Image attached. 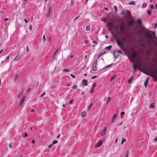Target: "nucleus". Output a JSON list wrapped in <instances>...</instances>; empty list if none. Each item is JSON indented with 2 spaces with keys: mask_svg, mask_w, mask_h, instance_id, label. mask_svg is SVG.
<instances>
[{
  "mask_svg": "<svg viewBox=\"0 0 157 157\" xmlns=\"http://www.w3.org/2000/svg\"><path fill=\"white\" fill-rule=\"evenodd\" d=\"M141 31L145 33L148 38L150 39H152L154 37H156L155 36V34L154 32H152L151 33H150L149 32H148L147 29L146 28L142 29L141 31H140V33H142Z\"/></svg>",
  "mask_w": 157,
  "mask_h": 157,
  "instance_id": "f257e3e1",
  "label": "nucleus"
},
{
  "mask_svg": "<svg viewBox=\"0 0 157 157\" xmlns=\"http://www.w3.org/2000/svg\"><path fill=\"white\" fill-rule=\"evenodd\" d=\"M121 52H122L120 51H113V54L114 57L116 58H117L118 57V56H119V53H121Z\"/></svg>",
  "mask_w": 157,
  "mask_h": 157,
  "instance_id": "f03ea898",
  "label": "nucleus"
},
{
  "mask_svg": "<svg viewBox=\"0 0 157 157\" xmlns=\"http://www.w3.org/2000/svg\"><path fill=\"white\" fill-rule=\"evenodd\" d=\"M24 89L23 88H22L20 90L19 93L18 95V97L19 98L22 96V94L24 93Z\"/></svg>",
  "mask_w": 157,
  "mask_h": 157,
  "instance_id": "7ed1b4c3",
  "label": "nucleus"
},
{
  "mask_svg": "<svg viewBox=\"0 0 157 157\" xmlns=\"http://www.w3.org/2000/svg\"><path fill=\"white\" fill-rule=\"evenodd\" d=\"M97 62V59H96L95 61L94 62L93 65V70L94 71H96L97 70L96 65Z\"/></svg>",
  "mask_w": 157,
  "mask_h": 157,
  "instance_id": "20e7f679",
  "label": "nucleus"
},
{
  "mask_svg": "<svg viewBox=\"0 0 157 157\" xmlns=\"http://www.w3.org/2000/svg\"><path fill=\"white\" fill-rule=\"evenodd\" d=\"M26 97L25 96H24L22 98H21L20 103L19 104V105L20 106H21L23 104L24 102L25 101V100Z\"/></svg>",
  "mask_w": 157,
  "mask_h": 157,
  "instance_id": "39448f33",
  "label": "nucleus"
},
{
  "mask_svg": "<svg viewBox=\"0 0 157 157\" xmlns=\"http://www.w3.org/2000/svg\"><path fill=\"white\" fill-rule=\"evenodd\" d=\"M152 72L153 75L151 76L157 79V69L155 70V72L152 71Z\"/></svg>",
  "mask_w": 157,
  "mask_h": 157,
  "instance_id": "423d86ee",
  "label": "nucleus"
},
{
  "mask_svg": "<svg viewBox=\"0 0 157 157\" xmlns=\"http://www.w3.org/2000/svg\"><path fill=\"white\" fill-rule=\"evenodd\" d=\"M126 15L127 18H129L131 16L130 12L128 10H127L126 11Z\"/></svg>",
  "mask_w": 157,
  "mask_h": 157,
  "instance_id": "0eeeda50",
  "label": "nucleus"
},
{
  "mask_svg": "<svg viewBox=\"0 0 157 157\" xmlns=\"http://www.w3.org/2000/svg\"><path fill=\"white\" fill-rule=\"evenodd\" d=\"M107 130V127H105L103 130L101 132V136H104L106 133V132Z\"/></svg>",
  "mask_w": 157,
  "mask_h": 157,
  "instance_id": "6e6552de",
  "label": "nucleus"
},
{
  "mask_svg": "<svg viewBox=\"0 0 157 157\" xmlns=\"http://www.w3.org/2000/svg\"><path fill=\"white\" fill-rule=\"evenodd\" d=\"M102 144V141H101L99 143L97 144L95 146L96 147H101Z\"/></svg>",
  "mask_w": 157,
  "mask_h": 157,
  "instance_id": "1a4fd4ad",
  "label": "nucleus"
},
{
  "mask_svg": "<svg viewBox=\"0 0 157 157\" xmlns=\"http://www.w3.org/2000/svg\"><path fill=\"white\" fill-rule=\"evenodd\" d=\"M149 80V77H148L147 78L146 80H145V82L144 83V86L145 87H146V86L148 84Z\"/></svg>",
  "mask_w": 157,
  "mask_h": 157,
  "instance_id": "9d476101",
  "label": "nucleus"
},
{
  "mask_svg": "<svg viewBox=\"0 0 157 157\" xmlns=\"http://www.w3.org/2000/svg\"><path fill=\"white\" fill-rule=\"evenodd\" d=\"M117 117V114L114 115L112 117L111 119L112 123H113L116 120V117Z\"/></svg>",
  "mask_w": 157,
  "mask_h": 157,
  "instance_id": "9b49d317",
  "label": "nucleus"
},
{
  "mask_svg": "<svg viewBox=\"0 0 157 157\" xmlns=\"http://www.w3.org/2000/svg\"><path fill=\"white\" fill-rule=\"evenodd\" d=\"M82 84L84 85L87 86V82L86 80L83 79L82 81Z\"/></svg>",
  "mask_w": 157,
  "mask_h": 157,
  "instance_id": "f8f14e48",
  "label": "nucleus"
},
{
  "mask_svg": "<svg viewBox=\"0 0 157 157\" xmlns=\"http://www.w3.org/2000/svg\"><path fill=\"white\" fill-rule=\"evenodd\" d=\"M51 7L50 6L49 8V9L48 10V12L47 13V14L46 15V16L48 17H49V16H50V14L51 13Z\"/></svg>",
  "mask_w": 157,
  "mask_h": 157,
  "instance_id": "ddd939ff",
  "label": "nucleus"
},
{
  "mask_svg": "<svg viewBox=\"0 0 157 157\" xmlns=\"http://www.w3.org/2000/svg\"><path fill=\"white\" fill-rule=\"evenodd\" d=\"M59 50V48L57 49L56 50L55 52L53 53V55L52 56V59H53L56 56V53L58 52Z\"/></svg>",
  "mask_w": 157,
  "mask_h": 157,
  "instance_id": "4468645a",
  "label": "nucleus"
},
{
  "mask_svg": "<svg viewBox=\"0 0 157 157\" xmlns=\"http://www.w3.org/2000/svg\"><path fill=\"white\" fill-rule=\"evenodd\" d=\"M136 52H134L131 55V57L133 58H135L136 56Z\"/></svg>",
  "mask_w": 157,
  "mask_h": 157,
  "instance_id": "2eb2a0df",
  "label": "nucleus"
},
{
  "mask_svg": "<svg viewBox=\"0 0 157 157\" xmlns=\"http://www.w3.org/2000/svg\"><path fill=\"white\" fill-rule=\"evenodd\" d=\"M86 115V111H83L82 113V117H85Z\"/></svg>",
  "mask_w": 157,
  "mask_h": 157,
  "instance_id": "dca6fc26",
  "label": "nucleus"
},
{
  "mask_svg": "<svg viewBox=\"0 0 157 157\" xmlns=\"http://www.w3.org/2000/svg\"><path fill=\"white\" fill-rule=\"evenodd\" d=\"M128 4L130 5H135L136 2L135 1H133L129 2Z\"/></svg>",
  "mask_w": 157,
  "mask_h": 157,
  "instance_id": "f3484780",
  "label": "nucleus"
},
{
  "mask_svg": "<svg viewBox=\"0 0 157 157\" xmlns=\"http://www.w3.org/2000/svg\"><path fill=\"white\" fill-rule=\"evenodd\" d=\"M112 48V46L111 45H109L108 46H107V47H105V49H107L108 50H110L111 48Z\"/></svg>",
  "mask_w": 157,
  "mask_h": 157,
  "instance_id": "a211bd4d",
  "label": "nucleus"
},
{
  "mask_svg": "<svg viewBox=\"0 0 157 157\" xmlns=\"http://www.w3.org/2000/svg\"><path fill=\"white\" fill-rule=\"evenodd\" d=\"M150 108L154 109L155 108V103H152L150 106Z\"/></svg>",
  "mask_w": 157,
  "mask_h": 157,
  "instance_id": "6ab92c4d",
  "label": "nucleus"
},
{
  "mask_svg": "<svg viewBox=\"0 0 157 157\" xmlns=\"http://www.w3.org/2000/svg\"><path fill=\"white\" fill-rule=\"evenodd\" d=\"M137 23L140 24H141L142 23V22H141V20L139 19H137Z\"/></svg>",
  "mask_w": 157,
  "mask_h": 157,
  "instance_id": "aec40b11",
  "label": "nucleus"
},
{
  "mask_svg": "<svg viewBox=\"0 0 157 157\" xmlns=\"http://www.w3.org/2000/svg\"><path fill=\"white\" fill-rule=\"evenodd\" d=\"M119 28L123 32L124 31V29L123 27L121 25H120L119 26Z\"/></svg>",
  "mask_w": 157,
  "mask_h": 157,
  "instance_id": "412c9836",
  "label": "nucleus"
},
{
  "mask_svg": "<svg viewBox=\"0 0 157 157\" xmlns=\"http://www.w3.org/2000/svg\"><path fill=\"white\" fill-rule=\"evenodd\" d=\"M147 14L149 16H151V11L150 10H148L147 11Z\"/></svg>",
  "mask_w": 157,
  "mask_h": 157,
  "instance_id": "4be33fe9",
  "label": "nucleus"
},
{
  "mask_svg": "<svg viewBox=\"0 0 157 157\" xmlns=\"http://www.w3.org/2000/svg\"><path fill=\"white\" fill-rule=\"evenodd\" d=\"M133 80V78L132 77H131L128 80V82L129 83H130L132 82V81Z\"/></svg>",
  "mask_w": 157,
  "mask_h": 157,
  "instance_id": "5701e85b",
  "label": "nucleus"
},
{
  "mask_svg": "<svg viewBox=\"0 0 157 157\" xmlns=\"http://www.w3.org/2000/svg\"><path fill=\"white\" fill-rule=\"evenodd\" d=\"M18 74H17L15 77L14 78V80L15 81H16L18 78Z\"/></svg>",
  "mask_w": 157,
  "mask_h": 157,
  "instance_id": "b1692460",
  "label": "nucleus"
},
{
  "mask_svg": "<svg viewBox=\"0 0 157 157\" xmlns=\"http://www.w3.org/2000/svg\"><path fill=\"white\" fill-rule=\"evenodd\" d=\"M111 98L110 97H108L107 99L106 104H108L110 101Z\"/></svg>",
  "mask_w": 157,
  "mask_h": 157,
  "instance_id": "393cba45",
  "label": "nucleus"
},
{
  "mask_svg": "<svg viewBox=\"0 0 157 157\" xmlns=\"http://www.w3.org/2000/svg\"><path fill=\"white\" fill-rule=\"evenodd\" d=\"M150 52L149 50H147L146 51V54L147 56H149V54L150 53Z\"/></svg>",
  "mask_w": 157,
  "mask_h": 157,
  "instance_id": "a878e982",
  "label": "nucleus"
},
{
  "mask_svg": "<svg viewBox=\"0 0 157 157\" xmlns=\"http://www.w3.org/2000/svg\"><path fill=\"white\" fill-rule=\"evenodd\" d=\"M137 67L136 64H134L133 65V69H136L137 68Z\"/></svg>",
  "mask_w": 157,
  "mask_h": 157,
  "instance_id": "bb28decb",
  "label": "nucleus"
},
{
  "mask_svg": "<svg viewBox=\"0 0 157 157\" xmlns=\"http://www.w3.org/2000/svg\"><path fill=\"white\" fill-rule=\"evenodd\" d=\"M146 6V4L145 3H144L142 5V7L144 8Z\"/></svg>",
  "mask_w": 157,
  "mask_h": 157,
  "instance_id": "cd10ccee",
  "label": "nucleus"
},
{
  "mask_svg": "<svg viewBox=\"0 0 157 157\" xmlns=\"http://www.w3.org/2000/svg\"><path fill=\"white\" fill-rule=\"evenodd\" d=\"M90 29V26H88L86 27V30L87 31H88Z\"/></svg>",
  "mask_w": 157,
  "mask_h": 157,
  "instance_id": "c85d7f7f",
  "label": "nucleus"
},
{
  "mask_svg": "<svg viewBox=\"0 0 157 157\" xmlns=\"http://www.w3.org/2000/svg\"><path fill=\"white\" fill-rule=\"evenodd\" d=\"M106 52H103L100 54V56H102L104 55L105 54H106Z\"/></svg>",
  "mask_w": 157,
  "mask_h": 157,
  "instance_id": "c756f323",
  "label": "nucleus"
},
{
  "mask_svg": "<svg viewBox=\"0 0 157 157\" xmlns=\"http://www.w3.org/2000/svg\"><path fill=\"white\" fill-rule=\"evenodd\" d=\"M129 24L130 25H132L134 24L133 22L132 21H130L129 22Z\"/></svg>",
  "mask_w": 157,
  "mask_h": 157,
  "instance_id": "7c9ffc66",
  "label": "nucleus"
},
{
  "mask_svg": "<svg viewBox=\"0 0 157 157\" xmlns=\"http://www.w3.org/2000/svg\"><path fill=\"white\" fill-rule=\"evenodd\" d=\"M126 140V139H122V141L121 144L122 145L124 142Z\"/></svg>",
  "mask_w": 157,
  "mask_h": 157,
  "instance_id": "2f4dec72",
  "label": "nucleus"
},
{
  "mask_svg": "<svg viewBox=\"0 0 157 157\" xmlns=\"http://www.w3.org/2000/svg\"><path fill=\"white\" fill-rule=\"evenodd\" d=\"M52 143L53 144H57L58 143V141L57 140H54L53 141Z\"/></svg>",
  "mask_w": 157,
  "mask_h": 157,
  "instance_id": "473e14b6",
  "label": "nucleus"
},
{
  "mask_svg": "<svg viewBox=\"0 0 157 157\" xmlns=\"http://www.w3.org/2000/svg\"><path fill=\"white\" fill-rule=\"evenodd\" d=\"M93 105V103H91V104L88 107V110H89L91 107L92 106V105Z\"/></svg>",
  "mask_w": 157,
  "mask_h": 157,
  "instance_id": "72a5a7b5",
  "label": "nucleus"
},
{
  "mask_svg": "<svg viewBox=\"0 0 157 157\" xmlns=\"http://www.w3.org/2000/svg\"><path fill=\"white\" fill-rule=\"evenodd\" d=\"M115 76H116V75H114L110 79V81H111L115 77Z\"/></svg>",
  "mask_w": 157,
  "mask_h": 157,
  "instance_id": "f704fd0d",
  "label": "nucleus"
},
{
  "mask_svg": "<svg viewBox=\"0 0 157 157\" xmlns=\"http://www.w3.org/2000/svg\"><path fill=\"white\" fill-rule=\"evenodd\" d=\"M17 56L14 59V61H16V60H18L19 59V58H17Z\"/></svg>",
  "mask_w": 157,
  "mask_h": 157,
  "instance_id": "c9c22d12",
  "label": "nucleus"
},
{
  "mask_svg": "<svg viewBox=\"0 0 157 157\" xmlns=\"http://www.w3.org/2000/svg\"><path fill=\"white\" fill-rule=\"evenodd\" d=\"M94 91V89L92 87L91 89V91H90V93H92Z\"/></svg>",
  "mask_w": 157,
  "mask_h": 157,
  "instance_id": "e433bc0d",
  "label": "nucleus"
},
{
  "mask_svg": "<svg viewBox=\"0 0 157 157\" xmlns=\"http://www.w3.org/2000/svg\"><path fill=\"white\" fill-rule=\"evenodd\" d=\"M117 43L118 45L119 46L121 47V43H120V41L119 40H117Z\"/></svg>",
  "mask_w": 157,
  "mask_h": 157,
  "instance_id": "4c0bfd02",
  "label": "nucleus"
},
{
  "mask_svg": "<svg viewBox=\"0 0 157 157\" xmlns=\"http://www.w3.org/2000/svg\"><path fill=\"white\" fill-rule=\"evenodd\" d=\"M93 43L94 44H98V42L97 41H94V40L93 41Z\"/></svg>",
  "mask_w": 157,
  "mask_h": 157,
  "instance_id": "58836bf2",
  "label": "nucleus"
},
{
  "mask_svg": "<svg viewBox=\"0 0 157 157\" xmlns=\"http://www.w3.org/2000/svg\"><path fill=\"white\" fill-rule=\"evenodd\" d=\"M128 151H127V152L125 154V157H128Z\"/></svg>",
  "mask_w": 157,
  "mask_h": 157,
  "instance_id": "ea45409f",
  "label": "nucleus"
},
{
  "mask_svg": "<svg viewBox=\"0 0 157 157\" xmlns=\"http://www.w3.org/2000/svg\"><path fill=\"white\" fill-rule=\"evenodd\" d=\"M45 40H46V39H45V35H44L43 37V42H44L45 41Z\"/></svg>",
  "mask_w": 157,
  "mask_h": 157,
  "instance_id": "a19ab883",
  "label": "nucleus"
},
{
  "mask_svg": "<svg viewBox=\"0 0 157 157\" xmlns=\"http://www.w3.org/2000/svg\"><path fill=\"white\" fill-rule=\"evenodd\" d=\"M150 8L152 9H154L155 7L153 5H152L150 6Z\"/></svg>",
  "mask_w": 157,
  "mask_h": 157,
  "instance_id": "79ce46f5",
  "label": "nucleus"
},
{
  "mask_svg": "<svg viewBox=\"0 0 157 157\" xmlns=\"http://www.w3.org/2000/svg\"><path fill=\"white\" fill-rule=\"evenodd\" d=\"M101 21L104 22H105L106 21V19L105 18H102L101 19Z\"/></svg>",
  "mask_w": 157,
  "mask_h": 157,
  "instance_id": "37998d69",
  "label": "nucleus"
},
{
  "mask_svg": "<svg viewBox=\"0 0 157 157\" xmlns=\"http://www.w3.org/2000/svg\"><path fill=\"white\" fill-rule=\"evenodd\" d=\"M114 9L115 10L116 12H117V8L116 6H114Z\"/></svg>",
  "mask_w": 157,
  "mask_h": 157,
  "instance_id": "c03bdc74",
  "label": "nucleus"
},
{
  "mask_svg": "<svg viewBox=\"0 0 157 157\" xmlns=\"http://www.w3.org/2000/svg\"><path fill=\"white\" fill-rule=\"evenodd\" d=\"M96 85L97 84L96 83H94L93 84L92 87L94 89V88L96 86Z\"/></svg>",
  "mask_w": 157,
  "mask_h": 157,
  "instance_id": "a18cd8bd",
  "label": "nucleus"
},
{
  "mask_svg": "<svg viewBox=\"0 0 157 157\" xmlns=\"http://www.w3.org/2000/svg\"><path fill=\"white\" fill-rule=\"evenodd\" d=\"M108 25H109L110 26H113V23H112L110 22H109L108 23Z\"/></svg>",
  "mask_w": 157,
  "mask_h": 157,
  "instance_id": "49530a36",
  "label": "nucleus"
},
{
  "mask_svg": "<svg viewBox=\"0 0 157 157\" xmlns=\"http://www.w3.org/2000/svg\"><path fill=\"white\" fill-rule=\"evenodd\" d=\"M28 136V134L27 133H25L24 134V135H22V136L25 137V136Z\"/></svg>",
  "mask_w": 157,
  "mask_h": 157,
  "instance_id": "de8ad7c7",
  "label": "nucleus"
},
{
  "mask_svg": "<svg viewBox=\"0 0 157 157\" xmlns=\"http://www.w3.org/2000/svg\"><path fill=\"white\" fill-rule=\"evenodd\" d=\"M70 75L73 78H75V76L72 74H71Z\"/></svg>",
  "mask_w": 157,
  "mask_h": 157,
  "instance_id": "09e8293b",
  "label": "nucleus"
},
{
  "mask_svg": "<svg viewBox=\"0 0 157 157\" xmlns=\"http://www.w3.org/2000/svg\"><path fill=\"white\" fill-rule=\"evenodd\" d=\"M32 28V27L31 25H30L29 27V29L30 30H31Z\"/></svg>",
  "mask_w": 157,
  "mask_h": 157,
  "instance_id": "8fccbe9b",
  "label": "nucleus"
},
{
  "mask_svg": "<svg viewBox=\"0 0 157 157\" xmlns=\"http://www.w3.org/2000/svg\"><path fill=\"white\" fill-rule=\"evenodd\" d=\"M77 88V86L76 85H75V86H73L72 87V89H75L76 88Z\"/></svg>",
  "mask_w": 157,
  "mask_h": 157,
  "instance_id": "3c124183",
  "label": "nucleus"
},
{
  "mask_svg": "<svg viewBox=\"0 0 157 157\" xmlns=\"http://www.w3.org/2000/svg\"><path fill=\"white\" fill-rule=\"evenodd\" d=\"M53 144H50L48 146V147L49 148H50L52 146H53Z\"/></svg>",
  "mask_w": 157,
  "mask_h": 157,
  "instance_id": "603ef678",
  "label": "nucleus"
},
{
  "mask_svg": "<svg viewBox=\"0 0 157 157\" xmlns=\"http://www.w3.org/2000/svg\"><path fill=\"white\" fill-rule=\"evenodd\" d=\"M104 8L106 10L108 11L109 10V9L107 8L104 7Z\"/></svg>",
  "mask_w": 157,
  "mask_h": 157,
  "instance_id": "864d4df0",
  "label": "nucleus"
},
{
  "mask_svg": "<svg viewBox=\"0 0 157 157\" xmlns=\"http://www.w3.org/2000/svg\"><path fill=\"white\" fill-rule=\"evenodd\" d=\"M73 102V100H71V101H70V102H69V104H71Z\"/></svg>",
  "mask_w": 157,
  "mask_h": 157,
  "instance_id": "5fc2aeb1",
  "label": "nucleus"
},
{
  "mask_svg": "<svg viewBox=\"0 0 157 157\" xmlns=\"http://www.w3.org/2000/svg\"><path fill=\"white\" fill-rule=\"evenodd\" d=\"M71 5H73L74 4V1L73 0H71Z\"/></svg>",
  "mask_w": 157,
  "mask_h": 157,
  "instance_id": "6e6d98bb",
  "label": "nucleus"
},
{
  "mask_svg": "<svg viewBox=\"0 0 157 157\" xmlns=\"http://www.w3.org/2000/svg\"><path fill=\"white\" fill-rule=\"evenodd\" d=\"M63 71L64 72H68L69 70L68 69H64Z\"/></svg>",
  "mask_w": 157,
  "mask_h": 157,
  "instance_id": "4d7b16f0",
  "label": "nucleus"
},
{
  "mask_svg": "<svg viewBox=\"0 0 157 157\" xmlns=\"http://www.w3.org/2000/svg\"><path fill=\"white\" fill-rule=\"evenodd\" d=\"M124 112H122L121 113V116H122V115H123V114H124Z\"/></svg>",
  "mask_w": 157,
  "mask_h": 157,
  "instance_id": "13d9d810",
  "label": "nucleus"
},
{
  "mask_svg": "<svg viewBox=\"0 0 157 157\" xmlns=\"http://www.w3.org/2000/svg\"><path fill=\"white\" fill-rule=\"evenodd\" d=\"M157 28V23L155 24L154 27L155 29H156Z\"/></svg>",
  "mask_w": 157,
  "mask_h": 157,
  "instance_id": "bf43d9fd",
  "label": "nucleus"
},
{
  "mask_svg": "<svg viewBox=\"0 0 157 157\" xmlns=\"http://www.w3.org/2000/svg\"><path fill=\"white\" fill-rule=\"evenodd\" d=\"M111 65H112V64H110V65H107V66H105V68H107V67H109V66H110Z\"/></svg>",
  "mask_w": 157,
  "mask_h": 157,
  "instance_id": "052dcab7",
  "label": "nucleus"
},
{
  "mask_svg": "<svg viewBox=\"0 0 157 157\" xmlns=\"http://www.w3.org/2000/svg\"><path fill=\"white\" fill-rule=\"evenodd\" d=\"M111 65H112V64H110V65H107V66H105V68H107V67H109V66H110Z\"/></svg>",
  "mask_w": 157,
  "mask_h": 157,
  "instance_id": "680f3d73",
  "label": "nucleus"
},
{
  "mask_svg": "<svg viewBox=\"0 0 157 157\" xmlns=\"http://www.w3.org/2000/svg\"><path fill=\"white\" fill-rule=\"evenodd\" d=\"M35 140H33L32 141V143L33 144H34L35 143Z\"/></svg>",
  "mask_w": 157,
  "mask_h": 157,
  "instance_id": "e2e57ef3",
  "label": "nucleus"
},
{
  "mask_svg": "<svg viewBox=\"0 0 157 157\" xmlns=\"http://www.w3.org/2000/svg\"><path fill=\"white\" fill-rule=\"evenodd\" d=\"M24 21H25L26 23H28V21L27 20V19H24Z\"/></svg>",
  "mask_w": 157,
  "mask_h": 157,
  "instance_id": "0e129e2a",
  "label": "nucleus"
},
{
  "mask_svg": "<svg viewBox=\"0 0 157 157\" xmlns=\"http://www.w3.org/2000/svg\"><path fill=\"white\" fill-rule=\"evenodd\" d=\"M85 43L86 44H87L89 43L88 41L87 40H86L85 41Z\"/></svg>",
  "mask_w": 157,
  "mask_h": 157,
  "instance_id": "69168bd1",
  "label": "nucleus"
},
{
  "mask_svg": "<svg viewBox=\"0 0 157 157\" xmlns=\"http://www.w3.org/2000/svg\"><path fill=\"white\" fill-rule=\"evenodd\" d=\"M155 8L156 10H157V3L155 4Z\"/></svg>",
  "mask_w": 157,
  "mask_h": 157,
  "instance_id": "338daca9",
  "label": "nucleus"
},
{
  "mask_svg": "<svg viewBox=\"0 0 157 157\" xmlns=\"http://www.w3.org/2000/svg\"><path fill=\"white\" fill-rule=\"evenodd\" d=\"M154 140L155 141H157V136H156V137H155V139Z\"/></svg>",
  "mask_w": 157,
  "mask_h": 157,
  "instance_id": "774afa93",
  "label": "nucleus"
}]
</instances>
